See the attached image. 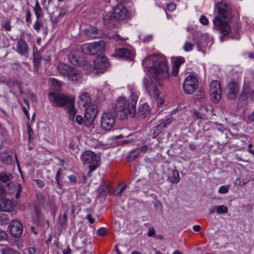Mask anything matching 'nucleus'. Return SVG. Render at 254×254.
I'll return each instance as SVG.
<instances>
[{
  "label": "nucleus",
  "mask_w": 254,
  "mask_h": 254,
  "mask_svg": "<svg viewBox=\"0 0 254 254\" xmlns=\"http://www.w3.org/2000/svg\"><path fill=\"white\" fill-rule=\"evenodd\" d=\"M41 25V24L39 22V19H37L36 21L34 24V29L38 32L40 29Z\"/></svg>",
  "instance_id": "obj_49"
},
{
  "label": "nucleus",
  "mask_w": 254,
  "mask_h": 254,
  "mask_svg": "<svg viewBox=\"0 0 254 254\" xmlns=\"http://www.w3.org/2000/svg\"><path fill=\"white\" fill-rule=\"evenodd\" d=\"M215 11L217 15L213 20L214 27L221 31V41H224V38L228 35L231 31L228 24L233 17V6L225 0H222L215 3Z\"/></svg>",
  "instance_id": "obj_2"
},
{
  "label": "nucleus",
  "mask_w": 254,
  "mask_h": 254,
  "mask_svg": "<svg viewBox=\"0 0 254 254\" xmlns=\"http://www.w3.org/2000/svg\"><path fill=\"white\" fill-rule=\"evenodd\" d=\"M33 55L34 65L36 67H39L42 58L41 57L37 48L35 47H34L33 48Z\"/></svg>",
  "instance_id": "obj_23"
},
{
  "label": "nucleus",
  "mask_w": 254,
  "mask_h": 254,
  "mask_svg": "<svg viewBox=\"0 0 254 254\" xmlns=\"http://www.w3.org/2000/svg\"><path fill=\"white\" fill-rule=\"evenodd\" d=\"M126 185H120L118 188H117L114 191V194L117 196H121L122 194V193L124 191V190L126 189Z\"/></svg>",
  "instance_id": "obj_33"
},
{
  "label": "nucleus",
  "mask_w": 254,
  "mask_h": 254,
  "mask_svg": "<svg viewBox=\"0 0 254 254\" xmlns=\"http://www.w3.org/2000/svg\"><path fill=\"white\" fill-rule=\"evenodd\" d=\"M171 122L172 120L170 119L160 121V123L155 126L153 128V134L154 137H156L162 131L163 129L166 128Z\"/></svg>",
  "instance_id": "obj_20"
},
{
  "label": "nucleus",
  "mask_w": 254,
  "mask_h": 254,
  "mask_svg": "<svg viewBox=\"0 0 254 254\" xmlns=\"http://www.w3.org/2000/svg\"><path fill=\"white\" fill-rule=\"evenodd\" d=\"M228 208L224 205H221L216 206V212L219 214H222L227 213Z\"/></svg>",
  "instance_id": "obj_36"
},
{
  "label": "nucleus",
  "mask_w": 254,
  "mask_h": 254,
  "mask_svg": "<svg viewBox=\"0 0 254 254\" xmlns=\"http://www.w3.org/2000/svg\"><path fill=\"white\" fill-rule=\"evenodd\" d=\"M101 127L106 131L111 130L115 124V119L113 115L110 112L102 114L100 119Z\"/></svg>",
  "instance_id": "obj_8"
},
{
  "label": "nucleus",
  "mask_w": 254,
  "mask_h": 254,
  "mask_svg": "<svg viewBox=\"0 0 254 254\" xmlns=\"http://www.w3.org/2000/svg\"><path fill=\"white\" fill-rule=\"evenodd\" d=\"M168 9L170 11H173L176 9V5L174 3H170L167 4Z\"/></svg>",
  "instance_id": "obj_54"
},
{
  "label": "nucleus",
  "mask_w": 254,
  "mask_h": 254,
  "mask_svg": "<svg viewBox=\"0 0 254 254\" xmlns=\"http://www.w3.org/2000/svg\"><path fill=\"white\" fill-rule=\"evenodd\" d=\"M140 154V150L136 148L131 151L129 155L127 157L126 160L128 162H131L137 158Z\"/></svg>",
  "instance_id": "obj_30"
},
{
  "label": "nucleus",
  "mask_w": 254,
  "mask_h": 254,
  "mask_svg": "<svg viewBox=\"0 0 254 254\" xmlns=\"http://www.w3.org/2000/svg\"><path fill=\"white\" fill-rule=\"evenodd\" d=\"M8 239V236L6 233L4 231L0 229V241L7 240Z\"/></svg>",
  "instance_id": "obj_48"
},
{
  "label": "nucleus",
  "mask_w": 254,
  "mask_h": 254,
  "mask_svg": "<svg viewBox=\"0 0 254 254\" xmlns=\"http://www.w3.org/2000/svg\"><path fill=\"white\" fill-rule=\"evenodd\" d=\"M205 98V93L202 91L199 90L195 96V100L199 102L202 101Z\"/></svg>",
  "instance_id": "obj_37"
},
{
  "label": "nucleus",
  "mask_w": 254,
  "mask_h": 254,
  "mask_svg": "<svg viewBox=\"0 0 254 254\" xmlns=\"http://www.w3.org/2000/svg\"><path fill=\"white\" fill-rule=\"evenodd\" d=\"M193 47V45L192 43L188 42H186L183 46V49L185 51L189 52L192 50Z\"/></svg>",
  "instance_id": "obj_40"
},
{
  "label": "nucleus",
  "mask_w": 254,
  "mask_h": 254,
  "mask_svg": "<svg viewBox=\"0 0 254 254\" xmlns=\"http://www.w3.org/2000/svg\"><path fill=\"white\" fill-rule=\"evenodd\" d=\"M67 112L69 114V119L73 120L76 114V109L74 106L73 101L70 103L67 107Z\"/></svg>",
  "instance_id": "obj_26"
},
{
  "label": "nucleus",
  "mask_w": 254,
  "mask_h": 254,
  "mask_svg": "<svg viewBox=\"0 0 254 254\" xmlns=\"http://www.w3.org/2000/svg\"><path fill=\"white\" fill-rule=\"evenodd\" d=\"M75 121L76 123L79 125H81L84 122V119L81 115H77L76 117Z\"/></svg>",
  "instance_id": "obj_52"
},
{
  "label": "nucleus",
  "mask_w": 254,
  "mask_h": 254,
  "mask_svg": "<svg viewBox=\"0 0 254 254\" xmlns=\"http://www.w3.org/2000/svg\"><path fill=\"white\" fill-rule=\"evenodd\" d=\"M96 116L87 113L84 114V123L85 126L90 127L93 123Z\"/></svg>",
  "instance_id": "obj_28"
},
{
  "label": "nucleus",
  "mask_w": 254,
  "mask_h": 254,
  "mask_svg": "<svg viewBox=\"0 0 254 254\" xmlns=\"http://www.w3.org/2000/svg\"><path fill=\"white\" fill-rule=\"evenodd\" d=\"M198 87L197 80L193 75L188 76L183 84L184 92L188 94L194 93Z\"/></svg>",
  "instance_id": "obj_11"
},
{
  "label": "nucleus",
  "mask_w": 254,
  "mask_h": 254,
  "mask_svg": "<svg viewBox=\"0 0 254 254\" xmlns=\"http://www.w3.org/2000/svg\"><path fill=\"white\" fill-rule=\"evenodd\" d=\"M229 185L221 186L218 190V192L220 193H227L229 191Z\"/></svg>",
  "instance_id": "obj_42"
},
{
  "label": "nucleus",
  "mask_w": 254,
  "mask_h": 254,
  "mask_svg": "<svg viewBox=\"0 0 254 254\" xmlns=\"http://www.w3.org/2000/svg\"><path fill=\"white\" fill-rule=\"evenodd\" d=\"M37 199L38 202L40 204H44L46 201V198L44 195L41 192L37 193Z\"/></svg>",
  "instance_id": "obj_38"
},
{
  "label": "nucleus",
  "mask_w": 254,
  "mask_h": 254,
  "mask_svg": "<svg viewBox=\"0 0 254 254\" xmlns=\"http://www.w3.org/2000/svg\"><path fill=\"white\" fill-rule=\"evenodd\" d=\"M42 8L40 5L39 2L38 0L36 1L35 7L34 8V12L36 15L37 19H40L41 16Z\"/></svg>",
  "instance_id": "obj_32"
},
{
  "label": "nucleus",
  "mask_w": 254,
  "mask_h": 254,
  "mask_svg": "<svg viewBox=\"0 0 254 254\" xmlns=\"http://www.w3.org/2000/svg\"><path fill=\"white\" fill-rule=\"evenodd\" d=\"M10 233L11 235L15 238L19 237L23 232V226L22 224L17 220H12L9 225Z\"/></svg>",
  "instance_id": "obj_14"
},
{
  "label": "nucleus",
  "mask_w": 254,
  "mask_h": 254,
  "mask_svg": "<svg viewBox=\"0 0 254 254\" xmlns=\"http://www.w3.org/2000/svg\"><path fill=\"white\" fill-rule=\"evenodd\" d=\"M48 96L52 106L53 107H62L68 106L73 101L68 96L55 92H50Z\"/></svg>",
  "instance_id": "obj_5"
},
{
  "label": "nucleus",
  "mask_w": 254,
  "mask_h": 254,
  "mask_svg": "<svg viewBox=\"0 0 254 254\" xmlns=\"http://www.w3.org/2000/svg\"><path fill=\"white\" fill-rule=\"evenodd\" d=\"M130 99L127 101L125 97H119L115 104L114 111L117 117L124 120L135 115V109L138 100V93L133 90L130 91Z\"/></svg>",
  "instance_id": "obj_3"
},
{
  "label": "nucleus",
  "mask_w": 254,
  "mask_h": 254,
  "mask_svg": "<svg viewBox=\"0 0 254 254\" xmlns=\"http://www.w3.org/2000/svg\"><path fill=\"white\" fill-rule=\"evenodd\" d=\"M150 108L147 103H143L139 107L138 111L135 112V115L138 119H143L147 118L150 114Z\"/></svg>",
  "instance_id": "obj_18"
},
{
  "label": "nucleus",
  "mask_w": 254,
  "mask_h": 254,
  "mask_svg": "<svg viewBox=\"0 0 254 254\" xmlns=\"http://www.w3.org/2000/svg\"><path fill=\"white\" fill-rule=\"evenodd\" d=\"M87 219L91 224H93L95 222V219L90 214H87L86 216Z\"/></svg>",
  "instance_id": "obj_58"
},
{
  "label": "nucleus",
  "mask_w": 254,
  "mask_h": 254,
  "mask_svg": "<svg viewBox=\"0 0 254 254\" xmlns=\"http://www.w3.org/2000/svg\"><path fill=\"white\" fill-rule=\"evenodd\" d=\"M28 254H40V252L35 248L31 247L28 249Z\"/></svg>",
  "instance_id": "obj_50"
},
{
  "label": "nucleus",
  "mask_w": 254,
  "mask_h": 254,
  "mask_svg": "<svg viewBox=\"0 0 254 254\" xmlns=\"http://www.w3.org/2000/svg\"><path fill=\"white\" fill-rule=\"evenodd\" d=\"M52 84L55 90H59L61 87V83L56 79H52Z\"/></svg>",
  "instance_id": "obj_43"
},
{
  "label": "nucleus",
  "mask_w": 254,
  "mask_h": 254,
  "mask_svg": "<svg viewBox=\"0 0 254 254\" xmlns=\"http://www.w3.org/2000/svg\"><path fill=\"white\" fill-rule=\"evenodd\" d=\"M249 97L252 100L254 101V88L250 92Z\"/></svg>",
  "instance_id": "obj_64"
},
{
  "label": "nucleus",
  "mask_w": 254,
  "mask_h": 254,
  "mask_svg": "<svg viewBox=\"0 0 254 254\" xmlns=\"http://www.w3.org/2000/svg\"><path fill=\"white\" fill-rule=\"evenodd\" d=\"M209 94L213 102L216 103L220 101L222 96V89L219 81L213 80L211 82Z\"/></svg>",
  "instance_id": "obj_9"
},
{
  "label": "nucleus",
  "mask_w": 254,
  "mask_h": 254,
  "mask_svg": "<svg viewBox=\"0 0 254 254\" xmlns=\"http://www.w3.org/2000/svg\"><path fill=\"white\" fill-rule=\"evenodd\" d=\"M95 67H96V73H103L109 67L110 64L107 58L104 56H99L95 59Z\"/></svg>",
  "instance_id": "obj_12"
},
{
  "label": "nucleus",
  "mask_w": 254,
  "mask_h": 254,
  "mask_svg": "<svg viewBox=\"0 0 254 254\" xmlns=\"http://www.w3.org/2000/svg\"><path fill=\"white\" fill-rule=\"evenodd\" d=\"M168 179L172 183L177 184L179 183L180 180L179 171L177 170H173L172 175L169 176Z\"/></svg>",
  "instance_id": "obj_24"
},
{
  "label": "nucleus",
  "mask_w": 254,
  "mask_h": 254,
  "mask_svg": "<svg viewBox=\"0 0 254 254\" xmlns=\"http://www.w3.org/2000/svg\"><path fill=\"white\" fill-rule=\"evenodd\" d=\"M180 66L173 64L172 73L173 75L176 76L178 75Z\"/></svg>",
  "instance_id": "obj_46"
},
{
  "label": "nucleus",
  "mask_w": 254,
  "mask_h": 254,
  "mask_svg": "<svg viewBox=\"0 0 254 254\" xmlns=\"http://www.w3.org/2000/svg\"><path fill=\"white\" fill-rule=\"evenodd\" d=\"M99 191L101 193L102 191H107V186L105 185H101L99 189Z\"/></svg>",
  "instance_id": "obj_60"
},
{
  "label": "nucleus",
  "mask_w": 254,
  "mask_h": 254,
  "mask_svg": "<svg viewBox=\"0 0 254 254\" xmlns=\"http://www.w3.org/2000/svg\"><path fill=\"white\" fill-rule=\"evenodd\" d=\"M85 109V112L93 116H96L98 113L97 106L96 105L92 104L89 105L84 108Z\"/></svg>",
  "instance_id": "obj_29"
},
{
  "label": "nucleus",
  "mask_w": 254,
  "mask_h": 254,
  "mask_svg": "<svg viewBox=\"0 0 254 254\" xmlns=\"http://www.w3.org/2000/svg\"><path fill=\"white\" fill-rule=\"evenodd\" d=\"M142 64L150 78L149 81L146 78L143 80L146 90L148 94L154 98L157 106H161L164 100L159 96L160 92L157 88L156 85L162 86L163 81L169 77L166 59L163 55H152L144 58Z\"/></svg>",
  "instance_id": "obj_1"
},
{
  "label": "nucleus",
  "mask_w": 254,
  "mask_h": 254,
  "mask_svg": "<svg viewBox=\"0 0 254 254\" xmlns=\"http://www.w3.org/2000/svg\"><path fill=\"white\" fill-rule=\"evenodd\" d=\"M68 59L70 63L75 66H83L86 64L85 58L77 56L75 53L71 52L69 53Z\"/></svg>",
  "instance_id": "obj_15"
},
{
  "label": "nucleus",
  "mask_w": 254,
  "mask_h": 254,
  "mask_svg": "<svg viewBox=\"0 0 254 254\" xmlns=\"http://www.w3.org/2000/svg\"><path fill=\"white\" fill-rule=\"evenodd\" d=\"M97 233L98 236L103 237L105 236L107 233V229L105 227H101L98 229Z\"/></svg>",
  "instance_id": "obj_41"
},
{
  "label": "nucleus",
  "mask_w": 254,
  "mask_h": 254,
  "mask_svg": "<svg viewBox=\"0 0 254 254\" xmlns=\"http://www.w3.org/2000/svg\"><path fill=\"white\" fill-rule=\"evenodd\" d=\"M185 62V59L182 57H178L176 59V60L174 62L173 64L176 65H178L180 66V65L183 64Z\"/></svg>",
  "instance_id": "obj_47"
},
{
  "label": "nucleus",
  "mask_w": 254,
  "mask_h": 254,
  "mask_svg": "<svg viewBox=\"0 0 254 254\" xmlns=\"http://www.w3.org/2000/svg\"><path fill=\"white\" fill-rule=\"evenodd\" d=\"M28 47L25 41L20 39L17 43L16 51L21 55H24L28 52Z\"/></svg>",
  "instance_id": "obj_22"
},
{
  "label": "nucleus",
  "mask_w": 254,
  "mask_h": 254,
  "mask_svg": "<svg viewBox=\"0 0 254 254\" xmlns=\"http://www.w3.org/2000/svg\"><path fill=\"white\" fill-rule=\"evenodd\" d=\"M247 92L245 90H243L240 97L241 99L243 100H245L247 99Z\"/></svg>",
  "instance_id": "obj_57"
},
{
  "label": "nucleus",
  "mask_w": 254,
  "mask_h": 254,
  "mask_svg": "<svg viewBox=\"0 0 254 254\" xmlns=\"http://www.w3.org/2000/svg\"><path fill=\"white\" fill-rule=\"evenodd\" d=\"M200 22L203 25H207L208 23V20L206 17L203 15L200 16L199 19Z\"/></svg>",
  "instance_id": "obj_53"
},
{
  "label": "nucleus",
  "mask_w": 254,
  "mask_h": 254,
  "mask_svg": "<svg viewBox=\"0 0 254 254\" xmlns=\"http://www.w3.org/2000/svg\"><path fill=\"white\" fill-rule=\"evenodd\" d=\"M105 47V42L100 40L97 42L84 44L82 46V50L84 54L95 55L103 52Z\"/></svg>",
  "instance_id": "obj_7"
},
{
  "label": "nucleus",
  "mask_w": 254,
  "mask_h": 254,
  "mask_svg": "<svg viewBox=\"0 0 254 254\" xmlns=\"http://www.w3.org/2000/svg\"><path fill=\"white\" fill-rule=\"evenodd\" d=\"M14 208V204L11 200L7 198L0 199V211L11 212Z\"/></svg>",
  "instance_id": "obj_19"
},
{
  "label": "nucleus",
  "mask_w": 254,
  "mask_h": 254,
  "mask_svg": "<svg viewBox=\"0 0 254 254\" xmlns=\"http://www.w3.org/2000/svg\"><path fill=\"white\" fill-rule=\"evenodd\" d=\"M15 189L16 190V193L15 194V198H18L20 197V193H21L22 188V186L20 184H18L17 186L15 187Z\"/></svg>",
  "instance_id": "obj_44"
},
{
  "label": "nucleus",
  "mask_w": 254,
  "mask_h": 254,
  "mask_svg": "<svg viewBox=\"0 0 254 254\" xmlns=\"http://www.w3.org/2000/svg\"><path fill=\"white\" fill-rule=\"evenodd\" d=\"M67 210H65L64 214H60L58 217V222L60 227L65 228L67 224Z\"/></svg>",
  "instance_id": "obj_25"
},
{
  "label": "nucleus",
  "mask_w": 254,
  "mask_h": 254,
  "mask_svg": "<svg viewBox=\"0 0 254 254\" xmlns=\"http://www.w3.org/2000/svg\"><path fill=\"white\" fill-rule=\"evenodd\" d=\"M31 13H30V11L29 9H27V11H26V21L27 22H31Z\"/></svg>",
  "instance_id": "obj_59"
},
{
  "label": "nucleus",
  "mask_w": 254,
  "mask_h": 254,
  "mask_svg": "<svg viewBox=\"0 0 254 254\" xmlns=\"http://www.w3.org/2000/svg\"><path fill=\"white\" fill-rule=\"evenodd\" d=\"M84 33L85 35L90 39L98 38L103 35V32L101 30L92 26L86 28Z\"/></svg>",
  "instance_id": "obj_17"
},
{
  "label": "nucleus",
  "mask_w": 254,
  "mask_h": 254,
  "mask_svg": "<svg viewBox=\"0 0 254 254\" xmlns=\"http://www.w3.org/2000/svg\"><path fill=\"white\" fill-rule=\"evenodd\" d=\"M13 178V176L10 173L1 172L0 173V181L5 183L10 181Z\"/></svg>",
  "instance_id": "obj_31"
},
{
  "label": "nucleus",
  "mask_w": 254,
  "mask_h": 254,
  "mask_svg": "<svg viewBox=\"0 0 254 254\" xmlns=\"http://www.w3.org/2000/svg\"><path fill=\"white\" fill-rule=\"evenodd\" d=\"M2 27L6 30L10 31L11 29L10 21H7L3 25H2Z\"/></svg>",
  "instance_id": "obj_51"
},
{
  "label": "nucleus",
  "mask_w": 254,
  "mask_h": 254,
  "mask_svg": "<svg viewBox=\"0 0 254 254\" xmlns=\"http://www.w3.org/2000/svg\"><path fill=\"white\" fill-rule=\"evenodd\" d=\"M27 130H28V134L30 135H33V130L30 127L29 125H28L27 126Z\"/></svg>",
  "instance_id": "obj_63"
},
{
  "label": "nucleus",
  "mask_w": 254,
  "mask_h": 254,
  "mask_svg": "<svg viewBox=\"0 0 254 254\" xmlns=\"http://www.w3.org/2000/svg\"><path fill=\"white\" fill-rule=\"evenodd\" d=\"M155 234V229L152 227L149 229L148 232V236L149 237H152L154 236Z\"/></svg>",
  "instance_id": "obj_56"
},
{
  "label": "nucleus",
  "mask_w": 254,
  "mask_h": 254,
  "mask_svg": "<svg viewBox=\"0 0 254 254\" xmlns=\"http://www.w3.org/2000/svg\"><path fill=\"white\" fill-rule=\"evenodd\" d=\"M57 68L61 75L67 77L72 83L82 82L83 74L75 67L66 64L61 63L58 64Z\"/></svg>",
  "instance_id": "obj_4"
},
{
  "label": "nucleus",
  "mask_w": 254,
  "mask_h": 254,
  "mask_svg": "<svg viewBox=\"0 0 254 254\" xmlns=\"http://www.w3.org/2000/svg\"><path fill=\"white\" fill-rule=\"evenodd\" d=\"M239 91V87L238 83L234 81L229 82L226 87V95L230 100L235 99Z\"/></svg>",
  "instance_id": "obj_13"
},
{
  "label": "nucleus",
  "mask_w": 254,
  "mask_h": 254,
  "mask_svg": "<svg viewBox=\"0 0 254 254\" xmlns=\"http://www.w3.org/2000/svg\"><path fill=\"white\" fill-rule=\"evenodd\" d=\"M113 56L131 60L133 58L134 53L128 49L122 48L116 49L115 53L113 54Z\"/></svg>",
  "instance_id": "obj_16"
},
{
  "label": "nucleus",
  "mask_w": 254,
  "mask_h": 254,
  "mask_svg": "<svg viewBox=\"0 0 254 254\" xmlns=\"http://www.w3.org/2000/svg\"><path fill=\"white\" fill-rule=\"evenodd\" d=\"M248 120L250 122H254V111L248 116Z\"/></svg>",
  "instance_id": "obj_61"
},
{
  "label": "nucleus",
  "mask_w": 254,
  "mask_h": 254,
  "mask_svg": "<svg viewBox=\"0 0 254 254\" xmlns=\"http://www.w3.org/2000/svg\"><path fill=\"white\" fill-rule=\"evenodd\" d=\"M82 161L84 165H89L90 171L93 172L99 166L100 157L94 152L87 150L82 154Z\"/></svg>",
  "instance_id": "obj_6"
},
{
  "label": "nucleus",
  "mask_w": 254,
  "mask_h": 254,
  "mask_svg": "<svg viewBox=\"0 0 254 254\" xmlns=\"http://www.w3.org/2000/svg\"><path fill=\"white\" fill-rule=\"evenodd\" d=\"M35 182L37 186L40 188H42L44 187L45 185V183L43 181L39 179L36 180Z\"/></svg>",
  "instance_id": "obj_55"
},
{
  "label": "nucleus",
  "mask_w": 254,
  "mask_h": 254,
  "mask_svg": "<svg viewBox=\"0 0 254 254\" xmlns=\"http://www.w3.org/2000/svg\"><path fill=\"white\" fill-rule=\"evenodd\" d=\"M1 254H20L19 252L10 248H5L0 250Z\"/></svg>",
  "instance_id": "obj_34"
},
{
  "label": "nucleus",
  "mask_w": 254,
  "mask_h": 254,
  "mask_svg": "<svg viewBox=\"0 0 254 254\" xmlns=\"http://www.w3.org/2000/svg\"><path fill=\"white\" fill-rule=\"evenodd\" d=\"M91 103V99L87 92H82L80 94L78 101L80 108H85Z\"/></svg>",
  "instance_id": "obj_21"
},
{
  "label": "nucleus",
  "mask_w": 254,
  "mask_h": 254,
  "mask_svg": "<svg viewBox=\"0 0 254 254\" xmlns=\"http://www.w3.org/2000/svg\"><path fill=\"white\" fill-rule=\"evenodd\" d=\"M61 169H59V170L57 172L56 174V181L57 183V187L61 189V185L60 183V177L61 175Z\"/></svg>",
  "instance_id": "obj_45"
},
{
  "label": "nucleus",
  "mask_w": 254,
  "mask_h": 254,
  "mask_svg": "<svg viewBox=\"0 0 254 254\" xmlns=\"http://www.w3.org/2000/svg\"><path fill=\"white\" fill-rule=\"evenodd\" d=\"M112 14L115 19L117 21L128 19L131 17L130 11L127 7L121 4L114 7Z\"/></svg>",
  "instance_id": "obj_10"
},
{
  "label": "nucleus",
  "mask_w": 254,
  "mask_h": 254,
  "mask_svg": "<svg viewBox=\"0 0 254 254\" xmlns=\"http://www.w3.org/2000/svg\"><path fill=\"white\" fill-rule=\"evenodd\" d=\"M83 66H84L85 69L87 70L88 73L93 72L94 74H97L96 73V67H95V60L94 62L90 63H89L86 60V64Z\"/></svg>",
  "instance_id": "obj_27"
},
{
  "label": "nucleus",
  "mask_w": 254,
  "mask_h": 254,
  "mask_svg": "<svg viewBox=\"0 0 254 254\" xmlns=\"http://www.w3.org/2000/svg\"><path fill=\"white\" fill-rule=\"evenodd\" d=\"M9 218L7 214L2 213L0 214V225H6L9 223Z\"/></svg>",
  "instance_id": "obj_35"
},
{
  "label": "nucleus",
  "mask_w": 254,
  "mask_h": 254,
  "mask_svg": "<svg viewBox=\"0 0 254 254\" xmlns=\"http://www.w3.org/2000/svg\"><path fill=\"white\" fill-rule=\"evenodd\" d=\"M71 252V249L68 247H67L66 249L63 250L62 251L63 254H70Z\"/></svg>",
  "instance_id": "obj_62"
},
{
  "label": "nucleus",
  "mask_w": 254,
  "mask_h": 254,
  "mask_svg": "<svg viewBox=\"0 0 254 254\" xmlns=\"http://www.w3.org/2000/svg\"><path fill=\"white\" fill-rule=\"evenodd\" d=\"M113 40L117 42L119 44H122L127 40V39L123 38L118 34H116L113 36Z\"/></svg>",
  "instance_id": "obj_39"
}]
</instances>
